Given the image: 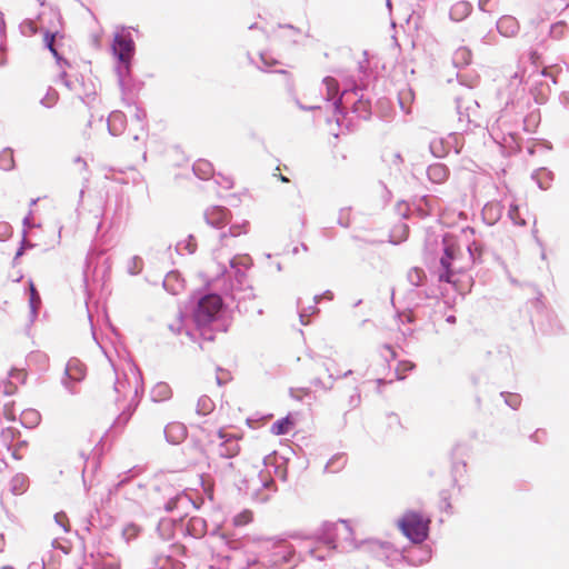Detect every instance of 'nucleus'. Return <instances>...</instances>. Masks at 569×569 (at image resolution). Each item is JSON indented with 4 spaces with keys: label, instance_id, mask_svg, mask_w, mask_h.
I'll list each match as a JSON object with an SVG mask.
<instances>
[{
    "label": "nucleus",
    "instance_id": "9",
    "mask_svg": "<svg viewBox=\"0 0 569 569\" xmlns=\"http://www.w3.org/2000/svg\"><path fill=\"white\" fill-rule=\"evenodd\" d=\"M29 488V478L23 473L14 475L9 481V490L13 496L23 495Z\"/></svg>",
    "mask_w": 569,
    "mask_h": 569
},
{
    "label": "nucleus",
    "instance_id": "37",
    "mask_svg": "<svg viewBox=\"0 0 569 569\" xmlns=\"http://www.w3.org/2000/svg\"><path fill=\"white\" fill-rule=\"evenodd\" d=\"M541 74H542L543 77H550V78L552 79L553 83H556V78H555V77H553V74L549 71V69H548V68H543V69L541 70Z\"/></svg>",
    "mask_w": 569,
    "mask_h": 569
},
{
    "label": "nucleus",
    "instance_id": "19",
    "mask_svg": "<svg viewBox=\"0 0 569 569\" xmlns=\"http://www.w3.org/2000/svg\"><path fill=\"white\" fill-rule=\"evenodd\" d=\"M20 431L17 428L8 427L1 431V441L11 449L14 446L16 440H19Z\"/></svg>",
    "mask_w": 569,
    "mask_h": 569
},
{
    "label": "nucleus",
    "instance_id": "20",
    "mask_svg": "<svg viewBox=\"0 0 569 569\" xmlns=\"http://www.w3.org/2000/svg\"><path fill=\"white\" fill-rule=\"evenodd\" d=\"M56 38H57V34H52V33H46L44 34V42L48 47V49L51 51V53L53 54V57L62 62V64L67 68H71V63L70 61L66 60V59H62L61 56L59 54V52L57 51L56 47H54V43H56Z\"/></svg>",
    "mask_w": 569,
    "mask_h": 569
},
{
    "label": "nucleus",
    "instance_id": "26",
    "mask_svg": "<svg viewBox=\"0 0 569 569\" xmlns=\"http://www.w3.org/2000/svg\"><path fill=\"white\" fill-rule=\"evenodd\" d=\"M248 231V222H243V223H237V224H232L230 228H229V234L231 237H239L241 234H244L247 233Z\"/></svg>",
    "mask_w": 569,
    "mask_h": 569
},
{
    "label": "nucleus",
    "instance_id": "31",
    "mask_svg": "<svg viewBox=\"0 0 569 569\" xmlns=\"http://www.w3.org/2000/svg\"><path fill=\"white\" fill-rule=\"evenodd\" d=\"M509 217L519 226H523L526 223V221L519 217V208L517 206L510 207Z\"/></svg>",
    "mask_w": 569,
    "mask_h": 569
},
{
    "label": "nucleus",
    "instance_id": "32",
    "mask_svg": "<svg viewBox=\"0 0 569 569\" xmlns=\"http://www.w3.org/2000/svg\"><path fill=\"white\" fill-rule=\"evenodd\" d=\"M156 391L162 397V399L169 398L171 395V390L167 383H159L156 387Z\"/></svg>",
    "mask_w": 569,
    "mask_h": 569
},
{
    "label": "nucleus",
    "instance_id": "11",
    "mask_svg": "<svg viewBox=\"0 0 569 569\" xmlns=\"http://www.w3.org/2000/svg\"><path fill=\"white\" fill-rule=\"evenodd\" d=\"M86 366L80 362L78 359H71L68 361L66 367L67 376L74 381H80L86 376Z\"/></svg>",
    "mask_w": 569,
    "mask_h": 569
},
{
    "label": "nucleus",
    "instance_id": "33",
    "mask_svg": "<svg viewBox=\"0 0 569 569\" xmlns=\"http://www.w3.org/2000/svg\"><path fill=\"white\" fill-rule=\"evenodd\" d=\"M531 63L536 67L541 64V54L537 50H531L529 53Z\"/></svg>",
    "mask_w": 569,
    "mask_h": 569
},
{
    "label": "nucleus",
    "instance_id": "36",
    "mask_svg": "<svg viewBox=\"0 0 569 569\" xmlns=\"http://www.w3.org/2000/svg\"><path fill=\"white\" fill-rule=\"evenodd\" d=\"M292 556H293V551H292V550H289V551L287 552V556H283V561L276 560V563H277V565H283V562H288V561L291 559V557H292Z\"/></svg>",
    "mask_w": 569,
    "mask_h": 569
},
{
    "label": "nucleus",
    "instance_id": "28",
    "mask_svg": "<svg viewBox=\"0 0 569 569\" xmlns=\"http://www.w3.org/2000/svg\"><path fill=\"white\" fill-rule=\"evenodd\" d=\"M29 289H30V305L33 309H36L40 305V296L34 287V283L32 281L29 282Z\"/></svg>",
    "mask_w": 569,
    "mask_h": 569
},
{
    "label": "nucleus",
    "instance_id": "15",
    "mask_svg": "<svg viewBox=\"0 0 569 569\" xmlns=\"http://www.w3.org/2000/svg\"><path fill=\"white\" fill-rule=\"evenodd\" d=\"M41 420V416L38 410L29 408L21 412L20 421L27 428H33L38 426Z\"/></svg>",
    "mask_w": 569,
    "mask_h": 569
},
{
    "label": "nucleus",
    "instance_id": "21",
    "mask_svg": "<svg viewBox=\"0 0 569 569\" xmlns=\"http://www.w3.org/2000/svg\"><path fill=\"white\" fill-rule=\"evenodd\" d=\"M59 98V92L54 88H49L43 98L40 100V103L44 108H52L58 103Z\"/></svg>",
    "mask_w": 569,
    "mask_h": 569
},
{
    "label": "nucleus",
    "instance_id": "25",
    "mask_svg": "<svg viewBox=\"0 0 569 569\" xmlns=\"http://www.w3.org/2000/svg\"><path fill=\"white\" fill-rule=\"evenodd\" d=\"M54 522L60 527V529L63 532H68L70 530V521L64 512H57L54 515Z\"/></svg>",
    "mask_w": 569,
    "mask_h": 569
},
{
    "label": "nucleus",
    "instance_id": "39",
    "mask_svg": "<svg viewBox=\"0 0 569 569\" xmlns=\"http://www.w3.org/2000/svg\"><path fill=\"white\" fill-rule=\"evenodd\" d=\"M67 77H68V74H67L66 72H63V73H62V78H63V80H64L66 86H67V87H69V86H70V83H69V80L67 79Z\"/></svg>",
    "mask_w": 569,
    "mask_h": 569
},
{
    "label": "nucleus",
    "instance_id": "30",
    "mask_svg": "<svg viewBox=\"0 0 569 569\" xmlns=\"http://www.w3.org/2000/svg\"><path fill=\"white\" fill-rule=\"evenodd\" d=\"M16 441H17V446L14 445V446L12 447V448H13V450H12V455H13V457H14L16 459H22V457H23V456H22V453H21L20 451H21V449H23V448H27V447H28V441H26V440H20V439H19V440H16Z\"/></svg>",
    "mask_w": 569,
    "mask_h": 569
},
{
    "label": "nucleus",
    "instance_id": "38",
    "mask_svg": "<svg viewBox=\"0 0 569 569\" xmlns=\"http://www.w3.org/2000/svg\"><path fill=\"white\" fill-rule=\"evenodd\" d=\"M278 178H279L282 182H288V181H289V179H288L286 176L281 174V173H279V174H278Z\"/></svg>",
    "mask_w": 569,
    "mask_h": 569
},
{
    "label": "nucleus",
    "instance_id": "17",
    "mask_svg": "<svg viewBox=\"0 0 569 569\" xmlns=\"http://www.w3.org/2000/svg\"><path fill=\"white\" fill-rule=\"evenodd\" d=\"M293 426H295L293 420L289 417H286V418L279 419L272 423L271 432L276 436L286 435L291 431Z\"/></svg>",
    "mask_w": 569,
    "mask_h": 569
},
{
    "label": "nucleus",
    "instance_id": "10",
    "mask_svg": "<svg viewBox=\"0 0 569 569\" xmlns=\"http://www.w3.org/2000/svg\"><path fill=\"white\" fill-rule=\"evenodd\" d=\"M273 84L289 94H292L295 92V81L292 76L288 71H278L277 76L273 79Z\"/></svg>",
    "mask_w": 569,
    "mask_h": 569
},
{
    "label": "nucleus",
    "instance_id": "43",
    "mask_svg": "<svg viewBox=\"0 0 569 569\" xmlns=\"http://www.w3.org/2000/svg\"><path fill=\"white\" fill-rule=\"evenodd\" d=\"M358 104H359V106H362L363 108H366V107H367V104H366L365 102H362V101H358Z\"/></svg>",
    "mask_w": 569,
    "mask_h": 569
},
{
    "label": "nucleus",
    "instance_id": "8",
    "mask_svg": "<svg viewBox=\"0 0 569 569\" xmlns=\"http://www.w3.org/2000/svg\"><path fill=\"white\" fill-rule=\"evenodd\" d=\"M164 435L169 442L178 445L187 437V428L183 423L173 421L166 426Z\"/></svg>",
    "mask_w": 569,
    "mask_h": 569
},
{
    "label": "nucleus",
    "instance_id": "7",
    "mask_svg": "<svg viewBox=\"0 0 569 569\" xmlns=\"http://www.w3.org/2000/svg\"><path fill=\"white\" fill-rule=\"evenodd\" d=\"M28 373L24 369L13 368L9 372L8 380L3 383V391L6 395H13L18 390L19 386L24 385L27 381Z\"/></svg>",
    "mask_w": 569,
    "mask_h": 569
},
{
    "label": "nucleus",
    "instance_id": "42",
    "mask_svg": "<svg viewBox=\"0 0 569 569\" xmlns=\"http://www.w3.org/2000/svg\"><path fill=\"white\" fill-rule=\"evenodd\" d=\"M359 402H360V396H359V395H357V396H356V403H355V405L357 406Z\"/></svg>",
    "mask_w": 569,
    "mask_h": 569
},
{
    "label": "nucleus",
    "instance_id": "44",
    "mask_svg": "<svg viewBox=\"0 0 569 569\" xmlns=\"http://www.w3.org/2000/svg\"><path fill=\"white\" fill-rule=\"evenodd\" d=\"M401 229H402L403 231H407V226H406V224H401Z\"/></svg>",
    "mask_w": 569,
    "mask_h": 569
},
{
    "label": "nucleus",
    "instance_id": "18",
    "mask_svg": "<svg viewBox=\"0 0 569 569\" xmlns=\"http://www.w3.org/2000/svg\"><path fill=\"white\" fill-rule=\"evenodd\" d=\"M214 409V402L213 400L208 396H201L199 397L197 405H196V412L199 416H207L211 413Z\"/></svg>",
    "mask_w": 569,
    "mask_h": 569
},
{
    "label": "nucleus",
    "instance_id": "2",
    "mask_svg": "<svg viewBox=\"0 0 569 569\" xmlns=\"http://www.w3.org/2000/svg\"><path fill=\"white\" fill-rule=\"evenodd\" d=\"M459 252V248L453 242L445 239V254L440 259V281L456 283V280L453 279L456 273L463 272L467 269V266L458 263Z\"/></svg>",
    "mask_w": 569,
    "mask_h": 569
},
{
    "label": "nucleus",
    "instance_id": "12",
    "mask_svg": "<svg viewBox=\"0 0 569 569\" xmlns=\"http://www.w3.org/2000/svg\"><path fill=\"white\" fill-rule=\"evenodd\" d=\"M452 61L459 68L469 66L472 61L471 50L465 46L457 48L452 54Z\"/></svg>",
    "mask_w": 569,
    "mask_h": 569
},
{
    "label": "nucleus",
    "instance_id": "24",
    "mask_svg": "<svg viewBox=\"0 0 569 569\" xmlns=\"http://www.w3.org/2000/svg\"><path fill=\"white\" fill-rule=\"evenodd\" d=\"M408 277H409L410 282L413 286H420L423 282V280L426 278V274H425L422 269H420V268H412L409 271Z\"/></svg>",
    "mask_w": 569,
    "mask_h": 569
},
{
    "label": "nucleus",
    "instance_id": "22",
    "mask_svg": "<svg viewBox=\"0 0 569 569\" xmlns=\"http://www.w3.org/2000/svg\"><path fill=\"white\" fill-rule=\"evenodd\" d=\"M252 520H253V512L249 509H244L233 517L232 523L236 527H242V526L249 525L250 522H252Z\"/></svg>",
    "mask_w": 569,
    "mask_h": 569
},
{
    "label": "nucleus",
    "instance_id": "13",
    "mask_svg": "<svg viewBox=\"0 0 569 569\" xmlns=\"http://www.w3.org/2000/svg\"><path fill=\"white\" fill-rule=\"evenodd\" d=\"M498 30L506 37H511L518 31V22L510 16H505L497 23Z\"/></svg>",
    "mask_w": 569,
    "mask_h": 569
},
{
    "label": "nucleus",
    "instance_id": "6",
    "mask_svg": "<svg viewBox=\"0 0 569 569\" xmlns=\"http://www.w3.org/2000/svg\"><path fill=\"white\" fill-rule=\"evenodd\" d=\"M112 49L118 59L128 64L134 52V43L129 36L117 34L113 39Z\"/></svg>",
    "mask_w": 569,
    "mask_h": 569
},
{
    "label": "nucleus",
    "instance_id": "23",
    "mask_svg": "<svg viewBox=\"0 0 569 569\" xmlns=\"http://www.w3.org/2000/svg\"><path fill=\"white\" fill-rule=\"evenodd\" d=\"M323 83L327 89V99L333 100L338 93H339V83L338 81L332 77H326L323 79Z\"/></svg>",
    "mask_w": 569,
    "mask_h": 569
},
{
    "label": "nucleus",
    "instance_id": "5",
    "mask_svg": "<svg viewBox=\"0 0 569 569\" xmlns=\"http://www.w3.org/2000/svg\"><path fill=\"white\" fill-rule=\"evenodd\" d=\"M203 217L208 226L221 229L231 221L232 214L226 207L210 206L206 209Z\"/></svg>",
    "mask_w": 569,
    "mask_h": 569
},
{
    "label": "nucleus",
    "instance_id": "1",
    "mask_svg": "<svg viewBox=\"0 0 569 569\" xmlns=\"http://www.w3.org/2000/svg\"><path fill=\"white\" fill-rule=\"evenodd\" d=\"M430 520L416 511L406 512L398 521V527L402 533L412 542H422L429 530Z\"/></svg>",
    "mask_w": 569,
    "mask_h": 569
},
{
    "label": "nucleus",
    "instance_id": "41",
    "mask_svg": "<svg viewBox=\"0 0 569 569\" xmlns=\"http://www.w3.org/2000/svg\"><path fill=\"white\" fill-rule=\"evenodd\" d=\"M200 166H208V163H207V162H203V161H199V162L197 163V168H200Z\"/></svg>",
    "mask_w": 569,
    "mask_h": 569
},
{
    "label": "nucleus",
    "instance_id": "14",
    "mask_svg": "<svg viewBox=\"0 0 569 569\" xmlns=\"http://www.w3.org/2000/svg\"><path fill=\"white\" fill-rule=\"evenodd\" d=\"M427 172L430 180L437 183H441L448 178V169L441 163L429 166Z\"/></svg>",
    "mask_w": 569,
    "mask_h": 569
},
{
    "label": "nucleus",
    "instance_id": "45",
    "mask_svg": "<svg viewBox=\"0 0 569 569\" xmlns=\"http://www.w3.org/2000/svg\"><path fill=\"white\" fill-rule=\"evenodd\" d=\"M331 463H332V462H329V463L326 466V468H327V469H330Z\"/></svg>",
    "mask_w": 569,
    "mask_h": 569
},
{
    "label": "nucleus",
    "instance_id": "40",
    "mask_svg": "<svg viewBox=\"0 0 569 569\" xmlns=\"http://www.w3.org/2000/svg\"><path fill=\"white\" fill-rule=\"evenodd\" d=\"M260 57H261V60H262L264 63H267V64H270V66H271V64H274V63H276V61H271V62L267 61V60L264 59V56H263V54H261Z\"/></svg>",
    "mask_w": 569,
    "mask_h": 569
},
{
    "label": "nucleus",
    "instance_id": "27",
    "mask_svg": "<svg viewBox=\"0 0 569 569\" xmlns=\"http://www.w3.org/2000/svg\"><path fill=\"white\" fill-rule=\"evenodd\" d=\"M415 365L410 361H402L398 365L396 371L398 379H403L407 371L412 370Z\"/></svg>",
    "mask_w": 569,
    "mask_h": 569
},
{
    "label": "nucleus",
    "instance_id": "29",
    "mask_svg": "<svg viewBox=\"0 0 569 569\" xmlns=\"http://www.w3.org/2000/svg\"><path fill=\"white\" fill-rule=\"evenodd\" d=\"M124 114L121 112V111H113L110 117H109V127H110V130H113L114 129V124L117 122H124Z\"/></svg>",
    "mask_w": 569,
    "mask_h": 569
},
{
    "label": "nucleus",
    "instance_id": "16",
    "mask_svg": "<svg viewBox=\"0 0 569 569\" xmlns=\"http://www.w3.org/2000/svg\"><path fill=\"white\" fill-rule=\"evenodd\" d=\"M471 11V6L467 1H458L456 2L451 9H450V17L456 20L460 21L463 18H466Z\"/></svg>",
    "mask_w": 569,
    "mask_h": 569
},
{
    "label": "nucleus",
    "instance_id": "35",
    "mask_svg": "<svg viewBox=\"0 0 569 569\" xmlns=\"http://www.w3.org/2000/svg\"><path fill=\"white\" fill-rule=\"evenodd\" d=\"M3 415L4 417L8 419V420H14L16 419V416L13 413V410L12 409H9L7 406L4 407L3 409Z\"/></svg>",
    "mask_w": 569,
    "mask_h": 569
},
{
    "label": "nucleus",
    "instance_id": "34",
    "mask_svg": "<svg viewBox=\"0 0 569 569\" xmlns=\"http://www.w3.org/2000/svg\"><path fill=\"white\" fill-rule=\"evenodd\" d=\"M349 94L348 91H343L340 97H338L336 100H335V107L336 109L338 110H342L345 109V104H343V99Z\"/></svg>",
    "mask_w": 569,
    "mask_h": 569
},
{
    "label": "nucleus",
    "instance_id": "4",
    "mask_svg": "<svg viewBox=\"0 0 569 569\" xmlns=\"http://www.w3.org/2000/svg\"><path fill=\"white\" fill-rule=\"evenodd\" d=\"M218 437L220 439L217 446V455L219 457L233 458L240 453L241 447L239 441L242 439V436L227 433L223 429H220Z\"/></svg>",
    "mask_w": 569,
    "mask_h": 569
},
{
    "label": "nucleus",
    "instance_id": "3",
    "mask_svg": "<svg viewBox=\"0 0 569 569\" xmlns=\"http://www.w3.org/2000/svg\"><path fill=\"white\" fill-rule=\"evenodd\" d=\"M220 296L210 293L202 297L194 311V319L199 325H207L214 320L222 308Z\"/></svg>",
    "mask_w": 569,
    "mask_h": 569
}]
</instances>
